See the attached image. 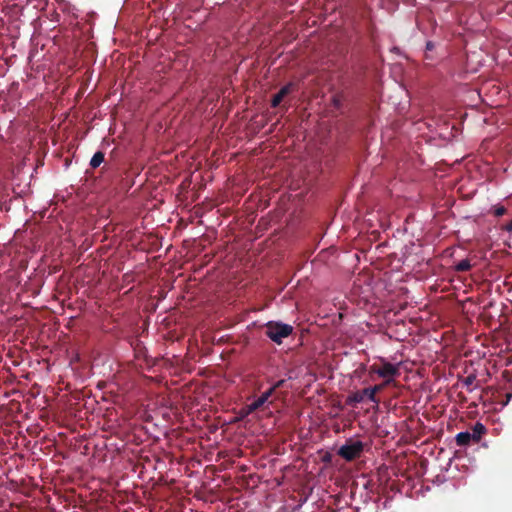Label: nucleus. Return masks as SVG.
<instances>
[{
    "label": "nucleus",
    "instance_id": "f257e3e1",
    "mask_svg": "<svg viewBox=\"0 0 512 512\" xmlns=\"http://www.w3.org/2000/svg\"><path fill=\"white\" fill-rule=\"evenodd\" d=\"M293 333V327L277 321H269L265 324V335L277 344H281L284 338Z\"/></svg>",
    "mask_w": 512,
    "mask_h": 512
},
{
    "label": "nucleus",
    "instance_id": "f03ea898",
    "mask_svg": "<svg viewBox=\"0 0 512 512\" xmlns=\"http://www.w3.org/2000/svg\"><path fill=\"white\" fill-rule=\"evenodd\" d=\"M363 450L364 444L361 441H354L350 439L339 448L338 455L345 459L346 461H353L356 458L360 457Z\"/></svg>",
    "mask_w": 512,
    "mask_h": 512
},
{
    "label": "nucleus",
    "instance_id": "7ed1b4c3",
    "mask_svg": "<svg viewBox=\"0 0 512 512\" xmlns=\"http://www.w3.org/2000/svg\"><path fill=\"white\" fill-rule=\"evenodd\" d=\"M400 375L399 364H392L384 359L381 360L380 371L378 376L385 380V384H392L394 378Z\"/></svg>",
    "mask_w": 512,
    "mask_h": 512
},
{
    "label": "nucleus",
    "instance_id": "20e7f679",
    "mask_svg": "<svg viewBox=\"0 0 512 512\" xmlns=\"http://www.w3.org/2000/svg\"><path fill=\"white\" fill-rule=\"evenodd\" d=\"M369 393L370 392L368 388L352 392L346 398V404L348 406H356L358 403L363 402L365 399H368L371 402V396Z\"/></svg>",
    "mask_w": 512,
    "mask_h": 512
},
{
    "label": "nucleus",
    "instance_id": "39448f33",
    "mask_svg": "<svg viewBox=\"0 0 512 512\" xmlns=\"http://www.w3.org/2000/svg\"><path fill=\"white\" fill-rule=\"evenodd\" d=\"M296 85L292 82L284 85L278 93H276L272 100H271V106L273 108H276L280 105V103L282 102V100L284 99V97H286L288 94H290L294 89H295Z\"/></svg>",
    "mask_w": 512,
    "mask_h": 512
},
{
    "label": "nucleus",
    "instance_id": "423d86ee",
    "mask_svg": "<svg viewBox=\"0 0 512 512\" xmlns=\"http://www.w3.org/2000/svg\"><path fill=\"white\" fill-rule=\"evenodd\" d=\"M455 439L458 446H466L471 442L472 439L476 442L479 441V436L472 435L468 431H465L458 433Z\"/></svg>",
    "mask_w": 512,
    "mask_h": 512
},
{
    "label": "nucleus",
    "instance_id": "0eeeda50",
    "mask_svg": "<svg viewBox=\"0 0 512 512\" xmlns=\"http://www.w3.org/2000/svg\"><path fill=\"white\" fill-rule=\"evenodd\" d=\"M273 395V392L272 390L268 389L267 391H265L261 396H259L257 399H255L253 402H252V407L251 409L252 410H258L259 408H261L267 401L268 399Z\"/></svg>",
    "mask_w": 512,
    "mask_h": 512
},
{
    "label": "nucleus",
    "instance_id": "6e6552de",
    "mask_svg": "<svg viewBox=\"0 0 512 512\" xmlns=\"http://www.w3.org/2000/svg\"><path fill=\"white\" fill-rule=\"evenodd\" d=\"M389 384H385V380L380 383V384H376L374 385L373 387H368L369 389V394L371 396V402L373 403H378L379 402V399H377L376 397V394L380 391H382L386 386H388Z\"/></svg>",
    "mask_w": 512,
    "mask_h": 512
},
{
    "label": "nucleus",
    "instance_id": "1a4fd4ad",
    "mask_svg": "<svg viewBox=\"0 0 512 512\" xmlns=\"http://www.w3.org/2000/svg\"><path fill=\"white\" fill-rule=\"evenodd\" d=\"M104 153L102 151H97L90 160V166L92 168L99 167L104 162Z\"/></svg>",
    "mask_w": 512,
    "mask_h": 512
},
{
    "label": "nucleus",
    "instance_id": "9d476101",
    "mask_svg": "<svg viewBox=\"0 0 512 512\" xmlns=\"http://www.w3.org/2000/svg\"><path fill=\"white\" fill-rule=\"evenodd\" d=\"M471 267H472V265H471L470 261L468 259H463L455 265V270L457 272H466V271H469L471 269Z\"/></svg>",
    "mask_w": 512,
    "mask_h": 512
},
{
    "label": "nucleus",
    "instance_id": "9b49d317",
    "mask_svg": "<svg viewBox=\"0 0 512 512\" xmlns=\"http://www.w3.org/2000/svg\"><path fill=\"white\" fill-rule=\"evenodd\" d=\"M476 381V375L470 374L467 377L464 378L463 384L467 387L468 391H472V388L470 386Z\"/></svg>",
    "mask_w": 512,
    "mask_h": 512
},
{
    "label": "nucleus",
    "instance_id": "f8f14e48",
    "mask_svg": "<svg viewBox=\"0 0 512 512\" xmlns=\"http://www.w3.org/2000/svg\"><path fill=\"white\" fill-rule=\"evenodd\" d=\"M473 431H474V433L472 435L480 437L481 434L485 432V427L481 423H476Z\"/></svg>",
    "mask_w": 512,
    "mask_h": 512
},
{
    "label": "nucleus",
    "instance_id": "ddd939ff",
    "mask_svg": "<svg viewBox=\"0 0 512 512\" xmlns=\"http://www.w3.org/2000/svg\"><path fill=\"white\" fill-rule=\"evenodd\" d=\"M251 407H252V403H250V404L246 405L245 407H243V408L240 410V415H241L242 417H246V416H248L249 414H251V413L255 412L256 410H252V409H251Z\"/></svg>",
    "mask_w": 512,
    "mask_h": 512
},
{
    "label": "nucleus",
    "instance_id": "4468645a",
    "mask_svg": "<svg viewBox=\"0 0 512 512\" xmlns=\"http://www.w3.org/2000/svg\"><path fill=\"white\" fill-rule=\"evenodd\" d=\"M286 380L284 379H281L279 381H277L271 388H269L270 390H272V392L274 393L276 389L278 388H281L284 386Z\"/></svg>",
    "mask_w": 512,
    "mask_h": 512
},
{
    "label": "nucleus",
    "instance_id": "2eb2a0df",
    "mask_svg": "<svg viewBox=\"0 0 512 512\" xmlns=\"http://www.w3.org/2000/svg\"><path fill=\"white\" fill-rule=\"evenodd\" d=\"M378 371H380V365L373 364V365H372V366H370V368H369V373H370V374H377V375H378Z\"/></svg>",
    "mask_w": 512,
    "mask_h": 512
},
{
    "label": "nucleus",
    "instance_id": "dca6fc26",
    "mask_svg": "<svg viewBox=\"0 0 512 512\" xmlns=\"http://www.w3.org/2000/svg\"><path fill=\"white\" fill-rule=\"evenodd\" d=\"M505 212H506V209H505V207H503V206L498 207V208L495 210V214H496L497 216H502V215H504V214H505Z\"/></svg>",
    "mask_w": 512,
    "mask_h": 512
},
{
    "label": "nucleus",
    "instance_id": "f3484780",
    "mask_svg": "<svg viewBox=\"0 0 512 512\" xmlns=\"http://www.w3.org/2000/svg\"><path fill=\"white\" fill-rule=\"evenodd\" d=\"M512 398V393H507L506 394V400L504 401L503 405H507L509 403V401L511 400Z\"/></svg>",
    "mask_w": 512,
    "mask_h": 512
},
{
    "label": "nucleus",
    "instance_id": "a211bd4d",
    "mask_svg": "<svg viewBox=\"0 0 512 512\" xmlns=\"http://www.w3.org/2000/svg\"><path fill=\"white\" fill-rule=\"evenodd\" d=\"M505 230L508 231V232H512V221L508 222L505 225Z\"/></svg>",
    "mask_w": 512,
    "mask_h": 512
},
{
    "label": "nucleus",
    "instance_id": "6ab92c4d",
    "mask_svg": "<svg viewBox=\"0 0 512 512\" xmlns=\"http://www.w3.org/2000/svg\"><path fill=\"white\" fill-rule=\"evenodd\" d=\"M433 47H434V45H433V43H432V42H427V44H426V49H427V50H432V49H433Z\"/></svg>",
    "mask_w": 512,
    "mask_h": 512
}]
</instances>
